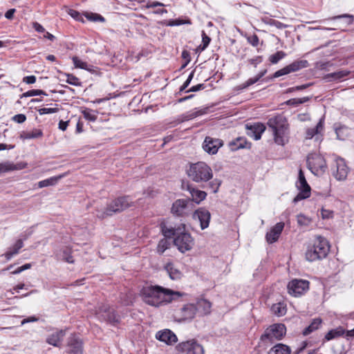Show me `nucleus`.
Listing matches in <instances>:
<instances>
[{
    "label": "nucleus",
    "instance_id": "obj_26",
    "mask_svg": "<svg viewBox=\"0 0 354 354\" xmlns=\"http://www.w3.org/2000/svg\"><path fill=\"white\" fill-rule=\"evenodd\" d=\"M196 313V308L194 304H188L185 305L180 308L179 314L180 319L187 320L192 319L194 317Z\"/></svg>",
    "mask_w": 354,
    "mask_h": 354
},
{
    "label": "nucleus",
    "instance_id": "obj_17",
    "mask_svg": "<svg viewBox=\"0 0 354 354\" xmlns=\"http://www.w3.org/2000/svg\"><path fill=\"white\" fill-rule=\"evenodd\" d=\"M183 188L189 192L191 195V198L189 199L192 203L194 202L196 204H200L207 196L205 192L198 189L189 183L183 185Z\"/></svg>",
    "mask_w": 354,
    "mask_h": 354
},
{
    "label": "nucleus",
    "instance_id": "obj_5",
    "mask_svg": "<svg viewBox=\"0 0 354 354\" xmlns=\"http://www.w3.org/2000/svg\"><path fill=\"white\" fill-rule=\"evenodd\" d=\"M132 203L129 196H120L108 204L106 208L96 209V216L100 219H104L115 213L125 210L131 207Z\"/></svg>",
    "mask_w": 354,
    "mask_h": 354
},
{
    "label": "nucleus",
    "instance_id": "obj_16",
    "mask_svg": "<svg viewBox=\"0 0 354 354\" xmlns=\"http://www.w3.org/2000/svg\"><path fill=\"white\" fill-rule=\"evenodd\" d=\"M223 141L218 138L206 136L203 143V149L209 154H216L223 147Z\"/></svg>",
    "mask_w": 354,
    "mask_h": 354
},
{
    "label": "nucleus",
    "instance_id": "obj_47",
    "mask_svg": "<svg viewBox=\"0 0 354 354\" xmlns=\"http://www.w3.org/2000/svg\"><path fill=\"white\" fill-rule=\"evenodd\" d=\"M71 253L72 250L71 248H64L62 251V260L68 263H73L74 259L73 256L71 255Z\"/></svg>",
    "mask_w": 354,
    "mask_h": 354
},
{
    "label": "nucleus",
    "instance_id": "obj_8",
    "mask_svg": "<svg viewBox=\"0 0 354 354\" xmlns=\"http://www.w3.org/2000/svg\"><path fill=\"white\" fill-rule=\"evenodd\" d=\"M96 314L100 319L106 322L113 326H116L120 322V316L115 310L106 304L100 306Z\"/></svg>",
    "mask_w": 354,
    "mask_h": 354
},
{
    "label": "nucleus",
    "instance_id": "obj_45",
    "mask_svg": "<svg viewBox=\"0 0 354 354\" xmlns=\"http://www.w3.org/2000/svg\"><path fill=\"white\" fill-rule=\"evenodd\" d=\"M286 56V53L282 50L277 51L274 54L271 55L269 57V61L273 64H277L281 59L284 58Z\"/></svg>",
    "mask_w": 354,
    "mask_h": 354
},
{
    "label": "nucleus",
    "instance_id": "obj_37",
    "mask_svg": "<svg viewBox=\"0 0 354 354\" xmlns=\"http://www.w3.org/2000/svg\"><path fill=\"white\" fill-rule=\"evenodd\" d=\"M344 333V330L342 327H338L335 329H332L329 330L325 335V339L326 341H330L333 339L339 337L343 335Z\"/></svg>",
    "mask_w": 354,
    "mask_h": 354
},
{
    "label": "nucleus",
    "instance_id": "obj_27",
    "mask_svg": "<svg viewBox=\"0 0 354 354\" xmlns=\"http://www.w3.org/2000/svg\"><path fill=\"white\" fill-rule=\"evenodd\" d=\"M229 146L232 151H236L240 149H250L251 143L248 142L244 137H239L229 143Z\"/></svg>",
    "mask_w": 354,
    "mask_h": 354
},
{
    "label": "nucleus",
    "instance_id": "obj_51",
    "mask_svg": "<svg viewBox=\"0 0 354 354\" xmlns=\"http://www.w3.org/2000/svg\"><path fill=\"white\" fill-rule=\"evenodd\" d=\"M247 41L252 46H257L259 44V37L256 34L247 37Z\"/></svg>",
    "mask_w": 354,
    "mask_h": 354
},
{
    "label": "nucleus",
    "instance_id": "obj_64",
    "mask_svg": "<svg viewBox=\"0 0 354 354\" xmlns=\"http://www.w3.org/2000/svg\"><path fill=\"white\" fill-rule=\"evenodd\" d=\"M34 29L38 32H45V28L39 23L34 22L32 24Z\"/></svg>",
    "mask_w": 354,
    "mask_h": 354
},
{
    "label": "nucleus",
    "instance_id": "obj_62",
    "mask_svg": "<svg viewBox=\"0 0 354 354\" xmlns=\"http://www.w3.org/2000/svg\"><path fill=\"white\" fill-rule=\"evenodd\" d=\"M39 320V318L35 317V316H30V317H28L26 319H24L21 322V324L23 326L27 323H30V322H37Z\"/></svg>",
    "mask_w": 354,
    "mask_h": 354
},
{
    "label": "nucleus",
    "instance_id": "obj_40",
    "mask_svg": "<svg viewBox=\"0 0 354 354\" xmlns=\"http://www.w3.org/2000/svg\"><path fill=\"white\" fill-rule=\"evenodd\" d=\"M97 111H93L90 109H85L82 111V113L84 115V118L86 120H87L88 121H91V122H95L97 120Z\"/></svg>",
    "mask_w": 354,
    "mask_h": 354
},
{
    "label": "nucleus",
    "instance_id": "obj_33",
    "mask_svg": "<svg viewBox=\"0 0 354 354\" xmlns=\"http://www.w3.org/2000/svg\"><path fill=\"white\" fill-rule=\"evenodd\" d=\"M43 136V132L41 129H34L32 131H22L19 138L22 140L35 139Z\"/></svg>",
    "mask_w": 354,
    "mask_h": 354
},
{
    "label": "nucleus",
    "instance_id": "obj_11",
    "mask_svg": "<svg viewBox=\"0 0 354 354\" xmlns=\"http://www.w3.org/2000/svg\"><path fill=\"white\" fill-rule=\"evenodd\" d=\"M296 187L299 190V194L294 198L293 203L306 199L310 196V187L308 184L304 171L301 169L299 170L298 180L296 183Z\"/></svg>",
    "mask_w": 354,
    "mask_h": 354
},
{
    "label": "nucleus",
    "instance_id": "obj_53",
    "mask_svg": "<svg viewBox=\"0 0 354 354\" xmlns=\"http://www.w3.org/2000/svg\"><path fill=\"white\" fill-rule=\"evenodd\" d=\"M254 84V81L251 80V78H249L246 82L244 83L239 84L236 86L235 90L237 91L243 90L249 87L250 86Z\"/></svg>",
    "mask_w": 354,
    "mask_h": 354
},
{
    "label": "nucleus",
    "instance_id": "obj_36",
    "mask_svg": "<svg viewBox=\"0 0 354 354\" xmlns=\"http://www.w3.org/2000/svg\"><path fill=\"white\" fill-rule=\"evenodd\" d=\"M72 59L73 64L76 68L84 69L91 73H94L95 71V67L93 66L88 64L85 62H83L82 60L80 59L77 57H73Z\"/></svg>",
    "mask_w": 354,
    "mask_h": 354
},
{
    "label": "nucleus",
    "instance_id": "obj_2",
    "mask_svg": "<svg viewBox=\"0 0 354 354\" xmlns=\"http://www.w3.org/2000/svg\"><path fill=\"white\" fill-rule=\"evenodd\" d=\"M186 174L192 181L198 184L209 182L207 187L213 193L218 192L221 184L220 180L213 178L212 168L204 162L200 161L196 163H189L187 167Z\"/></svg>",
    "mask_w": 354,
    "mask_h": 354
},
{
    "label": "nucleus",
    "instance_id": "obj_12",
    "mask_svg": "<svg viewBox=\"0 0 354 354\" xmlns=\"http://www.w3.org/2000/svg\"><path fill=\"white\" fill-rule=\"evenodd\" d=\"M308 66L309 63L306 59H297L284 66L283 68L277 71L272 75V77L277 78L291 73H295L303 68H306L308 67Z\"/></svg>",
    "mask_w": 354,
    "mask_h": 354
},
{
    "label": "nucleus",
    "instance_id": "obj_42",
    "mask_svg": "<svg viewBox=\"0 0 354 354\" xmlns=\"http://www.w3.org/2000/svg\"><path fill=\"white\" fill-rule=\"evenodd\" d=\"M84 15L88 20L91 21L105 22V21H106L105 18L104 17H102V15H100V14H97V13L87 12H85L84 14Z\"/></svg>",
    "mask_w": 354,
    "mask_h": 354
},
{
    "label": "nucleus",
    "instance_id": "obj_60",
    "mask_svg": "<svg viewBox=\"0 0 354 354\" xmlns=\"http://www.w3.org/2000/svg\"><path fill=\"white\" fill-rule=\"evenodd\" d=\"M36 82V77L35 75L26 76L23 78V82L31 84Z\"/></svg>",
    "mask_w": 354,
    "mask_h": 354
},
{
    "label": "nucleus",
    "instance_id": "obj_32",
    "mask_svg": "<svg viewBox=\"0 0 354 354\" xmlns=\"http://www.w3.org/2000/svg\"><path fill=\"white\" fill-rule=\"evenodd\" d=\"M24 243L21 239H19L16 241L15 245L10 248L5 254L4 256L7 261H9L12 259V257L17 254L19 252V250L23 248Z\"/></svg>",
    "mask_w": 354,
    "mask_h": 354
},
{
    "label": "nucleus",
    "instance_id": "obj_13",
    "mask_svg": "<svg viewBox=\"0 0 354 354\" xmlns=\"http://www.w3.org/2000/svg\"><path fill=\"white\" fill-rule=\"evenodd\" d=\"M309 281L304 279H292L288 284V292L294 297H300L309 289Z\"/></svg>",
    "mask_w": 354,
    "mask_h": 354
},
{
    "label": "nucleus",
    "instance_id": "obj_52",
    "mask_svg": "<svg viewBox=\"0 0 354 354\" xmlns=\"http://www.w3.org/2000/svg\"><path fill=\"white\" fill-rule=\"evenodd\" d=\"M59 109L58 108H41L38 109V112L39 115H45V114H50V113H55L58 112Z\"/></svg>",
    "mask_w": 354,
    "mask_h": 354
},
{
    "label": "nucleus",
    "instance_id": "obj_49",
    "mask_svg": "<svg viewBox=\"0 0 354 354\" xmlns=\"http://www.w3.org/2000/svg\"><path fill=\"white\" fill-rule=\"evenodd\" d=\"M311 222V220L304 214L297 216V223L301 226H308Z\"/></svg>",
    "mask_w": 354,
    "mask_h": 354
},
{
    "label": "nucleus",
    "instance_id": "obj_7",
    "mask_svg": "<svg viewBox=\"0 0 354 354\" xmlns=\"http://www.w3.org/2000/svg\"><path fill=\"white\" fill-rule=\"evenodd\" d=\"M307 166L311 172L316 176L323 174L327 167L324 157L317 153H311L308 156Z\"/></svg>",
    "mask_w": 354,
    "mask_h": 354
},
{
    "label": "nucleus",
    "instance_id": "obj_30",
    "mask_svg": "<svg viewBox=\"0 0 354 354\" xmlns=\"http://www.w3.org/2000/svg\"><path fill=\"white\" fill-rule=\"evenodd\" d=\"M324 119L321 118L315 127L309 128L306 130L307 139L313 138L315 135L320 133L324 130Z\"/></svg>",
    "mask_w": 354,
    "mask_h": 354
},
{
    "label": "nucleus",
    "instance_id": "obj_48",
    "mask_svg": "<svg viewBox=\"0 0 354 354\" xmlns=\"http://www.w3.org/2000/svg\"><path fill=\"white\" fill-rule=\"evenodd\" d=\"M67 79L66 82L69 84L73 85V86H81L82 83L80 81V80L73 74H66Z\"/></svg>",
    "mask_w": 354,
    "mask_h": 354
},
{
    "label": "nucleus",
    "instance_id": "obj_19",
    "mask_svg": "<svg viewBox=\"0 0 354 354\" xmlns=\"http://www.w3.org/2000/svg\"><path fill=\"white\" fill-rule=\"evenodd\" d=\"M245 127L247 135L253 138L255 140L261 139L262 133L266 130L265 125L260 122L254 123L253 124H247Z\"/></svg>",
    "mask_w": 354,
    "mask_h": 354
},
{
    "label": "nucleus",
    "instance_id": "obj_10",
    "mask_svg": "<svg viewBox=\"0 0 354 354\" xmlns=\"http://www.w3.org/2000/svg\"><path fill=\"white\" fill-rule=\"evenodd\" d=\"M174 243L180 252L185 253L192 249L194 240L189 233L185 232V230H182L179 234L174 238Z\"/></svg>",
    "mask_w": 354,
    "mask_h": 354
},
{
    "label": "nucleus",
    "instance_id": "obj_34",
    "mask_svg": "<svg viewBox=\"0 0 354 354\" xmlns=\"http://www.w3.org/2000/svg\"><path fill=\"white\" fill-rule=\"evenodd\" d=\"M322 319L321 318H315L313 319L310 325L303 330L302 334L305 336L310 335L313 332L317 330L322 325Z\"/></svg>",
    "mask_w": 354,
    "mask_h": 354
},
{
    "label": "nucleus",
    "instance_id": "obj_57",
    "mask_svg": "<svg viewBox=\"0 0 354 354\" xmlns=\"http://www.w3.org/2000/svg\"><path fill=\"white\" fill-rule=\"evenodd\" d=\"M30 268H31V264L30 263H26V264L23 265L22 266L19 267L18 268H17L15 270L12 271L11 272V274H19L21 272H23V271H24L26 270H28V269H29Z\"/></svg>",
    "mask_w": 354,
    "mask_h": 354
},
{
    "label": "nucleus",
    "instance_id": "obj_6",
    "mask_svg": "<svg viewBox=\"0 0 354 354\" xmlns=\"http://www.w3.org/2000/svg\"><path fill=\"white\" fill-rule=\"evenodd\" d=\"M286 333V327L283 324H274L268 327L261 335L260 339L265 344H273L283 339Z\"/></svg>",
    "mask_w": 354,
    "mask_h": 354
},
{
    "label": "nucleus",
    "instance_id": "obj_58",
    "mask_svg": "<svg viewBox=\"0 0 354 354\" xmlns=\"http://www.w3.org/2000/svg\"><path fill=\"white\" fill-rule=\"evenodd\" d=\"M205 88V86L204 84H198L196 86H192L189 89L186 91V93L196 92V91L204 89Z\"/></svg>",
    "mask_w": 354,
    "mask_h": 354
},
{
    "label": "nucleus",
    "instance_id": "obj_55",
    "mask_svg": "<svg viewBox=\"0 0 354 354\" xmlns=\"http://www.w3.org/2000/svg\"><path fill=\"white\" fill-rule=\"evenodd\" d=\"M194 75V71H192L189 75L187 80L184 82V84L180 86V91H183L186 89V88L189 85L191 81L192 80Z\"/></svg>",
    "mask_w": 354,
    "mask_h": 354
},
{
    "label": "nucleus",
    "instance_id": "obj_25",
    "mask_svg": "<svg viewBox=\"0 0 354 354\" xmlns=\"http://www.w3.org/2000/svg\"><path fill=\"white\" fill-rule=\"evenodd\" d=\"M66 335L64 330H57L52 334L49 335L46 338V342L55 347L59 346V343L62 341Z\"/></svg>",
    "mask_w": 354,
    "mask_h": 354
},
{
    "label": "nucleus",
    "instance_id": "obj_46",
    "mask_svg": "<svg viewBox=\"0 0 354 354\" xmlns=\"http://www.w3.org/2000/svg\"><path fill=\"white\" fill-rule=\"evenodd\" d=\"M309 100V97H304L301 98H292L286 102V104L293 106H297L298 105L307 102Z\"/></svg>",
    "mask_w": 354,
    "mask_h": 354
},
{
    "label": "nucleus",
    "instance_id": "obj_24",
    "mask_svg": "<svg viewBox=\"0 0 354 354\" xmlns=\"http://www.w3.org/2000/svg\"><path fill=\"white\" fill-rule=\"evenodd\" d=\"M27 167V163L19 162L16 164L10 161H5L0 163V175L12 171L21 170Z\"/></svg>",
    "mask_w": 354,
    "mask_h": 354
},
{
    "label": "nucleus",
    "instance_id": "obj_3",
    "mask_svg": "<svg viewBox=\"0 0 354 354\" xmlns=\"http://www.w3.org/2000/svg\"><path fill=\"white\" fill-rule=\"evenodd\" d=\"M330 251V244L328 240L321 236L316 235L306 252V259L308 261H315L326 258Z\"/></svg>",
    "mask_w": 354,
    "mask_h": 354
},
{
    "label": "nucleus",
    "instance_id": "obj_28",
    "mask_svg": "<svg viewBox=\"0 0 354 354\" xmlns=\"http://www.w3.org/2000/svg\"><path fill=\"white\" fill-rule=\"evenodd\" d=\"M165 270L172 280H179L183 275L182 272L172 263H167Z\"/></svg>",
    "mask_w": 354,
    "mask_h": 354
},
{
    "label": "nucleus",
    "instance_id": "obj_22",
    "mask_svg": "<svg viewBox=\"0 0 354 354\" xmlns=\"http://www.w3.org/2000/svg\"><path fill=\"white\" fill-rule=\"evenodd\" d=\"M156 338L168 345H172L178 341L176 335L169 329L159 330L156 334Z\"/></svg>",
    "mask_w": 354,
    "mask_h": 354
},
{
    "label": "nucleus",
    "instance_id": "obj_50",
    "mask_svg": "<svg viewBox=\"0 0 354 354\" xmlns=\"http://www.w3.org/2000/svg\"><path fill=\"white\" fill-rule=\"evenodd\" d=\"M68 13L74 19L79 21L84 22L83 17H82V15L78 11L73 10V9H70L68 10Z\"/></svg>",
    "mask_w": 354,
    "mask_h": 354
},
{
    "label": "nucleus",
    "instance_id": "obj_44",
    "mask_svg": "<svg viewBox=\"0 0 354 354\" xmlns=\"http://www.w3.org/2000/svg\"><path fill=\"white\" fill-rule=\"evenodd\" d=\"M36 95H45L47 96L48 94L43 90L40 89H32L20 95V98L36 96Z\"/></svg>",
    "mask_w": 354,
    "mask_h": 354
},
{
    "label": "nucleus",
    "instance_id": "obj_4",
    "mask_svg": "<svg viewBox=\"0 0 354 354\" xmlns=\"http://www.w3.org/2000/svg\"><path fill=\"white\" fill-rule=\"evenodd\" d=\"M267 125L273 133L274 142L277 145H284L288 133V124L286 118L281 115L270 118Z\"/></svg>",
    "mask_w": 354,
    "mask_h": 354
},
{
    "label": "nucleus",
    "instance_id": "obj_54",
    "mask_svg": "<svg viewBox=\"0 0 354 354\" xmlns=\"http://www.w3.org/2000/svg\"><path fill=\"white\" fill-rule=\"evenodd\" d=\"M211 41V39L209 36L206 35L205 31H202V50H205L209 45V42Z\"/></svg>",
    "mask_w": 354,
    "mask_h": 354
},
{
    "label": "nucleus",
    "instance_id": "obj_61",
    "mask_svg": "<svg viewBox=\"0 0 354 354\" xmlns=\"http://www.w3.org/2000/svg\"><path fill=\"white\" fill-rule=\"evenodd\" d=\"M267 73V70H263L259 72L255 77H252L251 80L254 81V84L259 81Z\"/></svg>",
    "mask_w": 354,
    "mask_h": 354
},
{
    "label": "nucleus",
    "instance_id": "obj_18",
    "mask_svg": "<svg viewBox=\"0 0 354 354\" xmlns=\"http://www.w3.org/2000/svg\"><path fill=\"white\" fill-rule=\"evenodd\" d=\"M335 170L333 171V176L338 180H344L346 178L348 168L343 158H337L335 160Z\"/></svg>",
    "mask_w": 354,
    "mask_h": 354
},
{
    "label": "nucleus",
    "instance_id": "obj_14",
    "mask_svg": "<svg viewBox=\"0 0 354 354\" xmlns=\"http://www.w3.org/2000/svg\"><path fill=\"white\" fill-rule=\"evenodd\" d=\"M176 348L183 354H205L203 347L194 339L180 342Z\"/></svg>",
    "mask_w": 354,
    "mask_h": 354
},
{
    "label": "nucleus",
    "instance_id": "obj_39",
    "mask_svg": "<svg viewBox=\"0 0 354 354\" xmlns=\"http://www.w3.org/2000/svg\"><path fill=\"white\" fill-rule=\"evenodd\" d=\"M62 178V176H53L49 178L41 180L38 183V187L43 188L48 186H53L57 184V181Z\"/></svg>",
    "mask_w": 354,
    "mask_h": 354
},
{
    "label": "nucleus",
    "instance_id": "obj_41",
    "mask_svg": "<svg viewBox=\"0 0 354 354\" xmlns=\"http://www.w3.org/2000/svg\"><path fill=\"white\" fill-rule=\"evenodd\" d=\"M170 247V242L167 239H162L159 241L157 245V252L162 254L166 250Z\"/></svg>",
    "mask_w": 354,
    "mask_h": 354
},
{
    "label": "nucleus",
    "instance_id": "obj_15",
    "mask_svg": "<svg viewBox=\"0 0 354 354\" xmlns=\"http://www.w3.org/2000/svg\"><path fill=\"white\" fill-rule=\"evenodd\" d=\"M82 339L76 334H71L68 338L67 353L68 354H83Z\"/></svg>",
    "mask_w": 354,
    "mask_h": 354
},
{
    "label": "nucleus",
    "instance_id": "obj_20",
    "mask_svg": "<svg viewBox=\"0 0 354 354\" xmlns=\"http://www.w3.org/2000/svg\"><path fill=\"white\" fill-rule=\"evenodd\" d=\"M193 218L198 219L200 222L201 229L205 230L209 226L211 214L207 209L199 208L194 212Z\"/></svg>",
    "mask_w": 354,
    "mask_h": 354
},
{
    "label": "nucleus",
    "instance_id": "obj_35",
    "mask_svg": "<svg viewBox=\"0 0 354 354\" xmlns=\"http://www.w3.org/2000/svg\"><path fill=\"white\" fill-rule=\"evenodd\" d=\"M350 73L351 72L349 71L340 70L334 73H328L325 77L328 80V81L340 80L349 75Z\"/></svg>",
    "mask_w": 354,
    "mask_h": 354
},
{
    "label": "nucleus",
    "instance_id": "obj_23",
    "mask_svg": "<svg viewBox=\"0 0 354 354\" xmlns=\"http://www.w3.org/2000/svg\"><path fill=\"white\" fill-rule=\"evenodd\" d=\"M283 227L284 223L283 222L277 223L274 227H272L270 231L267 232L266 235V239L268 243H273L276 242L281 234Z\"/></svg>",
    "mask_w": 354,
    "mask_h": 354
},
{
    "label": "nucleus",
    "instance_id": "obj_9",
    "mask_svg": "<svg viewBox=\"0 0 354 354\" xmlns=\"http://www.w3.org/2000/svg\"><path fill=\"white\" fill-rule=\"evenodd\" d=\"M193 209V204L189 198L176 200L171 206V212L176 216L183 217L188 215Z\"/></svg>",
    "mask_w": 354,
    "mask_h": 354
},
{
    "label": "nucleus",
    "instance_id": "obj_21",
    "mask_svg": "<svg viewBox=\"0 0 354 354\" xmlns=\"http://www.w3.org/2000/svg\"><path fill=\"white\" fill-rule=\"evenodd\" d=\"M185 229V225L182 223L178 227L168 226L165 223L160 224V230L165 239H171L176 237L182 230Z\"/></svg>",
    "mask_w": 354,
    "mask_h": 354
},
{
    "label": "nucleus",
    "instance_id": "obj_29",
    "mask_svg": "<svg viewBox=\"0 0 354 354\" xmlns=\"http://www.w3.org/2000/svg\"><path fill=\"white\" fill-rule=\"evenodd\" d=\"M196 308V312L199 313L202 315L209 314L211 309V303L204 299H201L197 301L196 304H194Z\"/></svg>",
    "mask_w": 354,
    "mask_h": 354
},
{
    "label": "nucleus",
    "instance_id": "obj_31",
    "mask_svg": "<svg viewBox=\"0 0 354 354\" xmlns=\"http://www.w3.org/2000/svg\"><path fill=\"white\" fill-rule=\"evenodd\" d=\"M290 348L288 345L281 343L277 344L268 351V354H290Z\"/></svg>",
    "mask_w": 354,
    "mask_h": 354
},
{
    "label": "nucleus",
    "instance_id": "obj_38",
    "mask_svg": "<svg viewBox=\"0 0 354 354\" xmlns=\"http://www.w3.org/2000/svg\"><path fill=\"white\" fill-rule=\"evenodd\" d=\"M271 310L275 315L281 317L286 313L287 310L283 303L279 302L272 306Z\"/></svg>",
    "mask_w": 354,
    "mask_h": 354
},
{
    "label": "nucleus",
    "instance_id": "obj_56",
    "mask_svg": "<svg viewBox=\"0 0 354 354\" xmlns=\"http://www.w3.org/2000/svg\"><path fill=\"white\" fill-rule=\"evenodd\" d=\"M26 120V116L24 114H17L12 117V120L19 123L21 124L24 122Z\"/></svg>",
    "mask_w": 354,
    "mask_h": 354
},
{
    "label": "nucleus",
    "instance_id": "obj_43",
    "mask_svg": "<svg viewBox=\"0 0 354 354\" xmlns=\"http://www.w3.org/2000/svg\"><path fill=\"white\" fill-rule=\"evenodd\" d=\"M210 107L206 106L196 111H192L187 116V120L193 119L200 115H205L209 112Z\"/></svg>",
    "mask_w": 354,
    "mask_h": 354
},
{
    "label": "nucleus",
    "instance_id": "obj_63",
    "mask_svg": "<svg viewBox=\"0 0 354 354\" xmlns=\"http://www.w3.org/2000/svg\"><path fill=\"white\" fill-rule=\"evenodd\" d=\"M321 214H322V218L325 219V218H331L333 216V212L330 211V210L322 209Z\"/></svg>",
    "mask_w": 354,
    "mask_h": 354
},
{
    "label": "nucleus",
    "instance_id": "obj_1",
    "mask_svg": "<svg viewBox=\"0 0 354 354\" xmlns=\"http://www.w3.org/2000/svg\"><path fill=\"white\" fill-rule=\"evenodd\" d=\"M143 301L152 306L159 307L178 299L185 294L160 286H147L140 291Z\"/></svg>",
    "mask_w": 354,
    "mask_h": 354
},
{
    "label": "nucleus",
    "instance_id": "obj_59",
    "mask_svg": "<svg viewBox=\"0 0 354 354\" xmlns=\"http://www.w3.org/2000/svg\"><path fill=\"white\" fill-rule=\"evenodd\" d=\"M263 61V58L261 56H257L254 58L250 59L248 60L249 63L252 65H254L255 67L257 64H260Z\"/></svg>",
    "mask_w": 354,
    "mask_h": 354
}]
</instances>
